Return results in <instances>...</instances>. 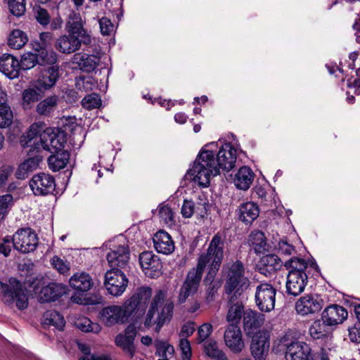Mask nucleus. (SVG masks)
Returning <instances> with one entry per match:
<instances>
[{
    "instance_id": "obj_37",
    "label": "nucleus",
    "mask_w": 360,
    "mask_h": 360,
    "mask_svg": "<svg viewBox=\"0 0 360 360\" xmlns=\"http://www.w3.org/2000/svg\"><path fill=\"white\" fill-rule=\"evenodd\" d=\"M42 317L41 324L44 329L53 326L60 331L63 330L65 321L63 316L57 311L53 309L47 310L44 313Z\"/></svg>"
},
{
    "instance_id": "obj_56",
    "label": "nucleus",
    "mask_w": 360,
    "mask_h": 360,
    "mask_svg": "<svg viewBox=\"0 0 360 360\" xmlns=\"http://www.w3.org/2000/svg\"><path fill=\"white\" fill-rule=\"evenodd\" d=\"M208 271L206 274L205 277L203 279L204 285L213 284L214 278L221 267V265L209 263Z\"/></svg>"
},
{
    "instance_id": "obj_29",
    "label": "nucleus",
    "mask_w": 360,
    "mask_h": 360,
    "mask_svg": "<svg viewBox=\"0 0 360 360\" xmlns=\"http://www.w3.org/2000/svg\"><path fill=\"white\" fill-rule=\"evenodd\" d=\"M0 71L8 78H18L20 75L19 60L10 53H4L0 57Z\"/></svg>"
},
{
    "instance_id": "obj_39",
    "label": "nucleus",
    "mask_w": 360,
    "mask_h": 360,
    "mask_svg": "<svg viewBox=\"0 0 360 360\" xmlns=\"http://www.w3.org/2000/svg\"><path fill=\"white\" fill-rule=\"evenodd\" d=\"M76 59L79 58L77 64L79 70L84 72H92L100 63V58L95 55H89L86 53H77L75 55Z\"/></svg>"
},
{
    "instance_id": "obj_63",
    "label": "nucleus",
    "mask_w": 360,
    "mask_h": 360,
    "mask_svg": "<svg viewBox=\"0 0 360 360\" xmlns=\"http://www.w3.org/2000/svg\"><path fill=\"white\" fill-rule=\"evenodd\" d=\"M196 205L192 200H184L181 207V214L184 218L191 217L195 213Z\"/></svg>"
},
{
    "instance_id": "obj_51",
    "label": "nucleus",
    "mask_w": 360,
    "mask_h": 360,
    "mask_svg": "<svg viewBox=\"0 0 360 360\" xmlns=\"http://www.w3.org/2000/svg\"><path fill=\"white\" fill-rule=\"evenodd\" d=\"M82 105L87 110L99 108L102 105V101L99 94L92 93L88 94L82 99Z\"/></svg>"
},
{
    "instance_id": "obj_46",
    "label": "nucleus",
    "mask_w": 360,
    "mask_h": 360,
    "mask_svg": "<svg viewBox=\"0 0 360 360\" xmlns=\"http://www.w3.org/2000/svg\"><path fill=\"white\" fill-rule=\"evenodd\" d=\"M28 38L25 32L20 30H14L11 32L8 39V44L15 49H20L27 42Z\"/></svg>"
},
{
    "instance_id": "obj_25",
    "label": "nucleus",
    "mask_w": 360,
    "mask_h": 360,
    "mask_svg": "<svg viewBox=\"0 0 360 360\" xmlns=\"http://www.w3.org/2000/svg\"><path fill=\"white\" fill-rule=\"evenodd\" d=\"M348 312L343 307L333 304L328 306L321 314V319L328 326H337L347 319Z\"/></svg>"
},
{
    "instance_id": "obj_21",
    "label": "nucleus",
    "mask_w": 360,
    "mask_h": 360,
    "mask_svg": "<svg viewBox=\"0 0 360 360\" xmlns=\"http://www.w3.org/2000/svg\"><path fill=\"white\" fill-rule=\"evenodd\" d=\"M60 71V65H46L39 68V77L36 82L44 89L49 90L56 84L61 75Z\"/></svg>"
},
{
    "instance_id": "obj_53",
    "label": "nucleus",
    "mask_w": 360,
    "mask_h": 360,
    "mask_svg": "<svg viewBox=\"0 0 360 360\" xmlns=\"http://www.w3.org/2000/svg\"><path fill=\"white\" fill-rule=\"evenodd\" d=\"M200 202H198L195 208V214L200 219L206 218L210 214L211 208L213 207V205L209 202V200L205 198H201L199 196Z\"/></svg>"
},
{
    "instance_id": "obj_44",
    "label": "nucleus",
    "mask_w": 360,
    "mask_h": 360,
    "mask_svg": "<svg viewBox=\"0 0 360 360\" xmlns=\"http://www.w3.org/2000/svg\"><path fill=\"white\" fill-rule=\"evenodd\" d=\"M203 349L205 354L211 359L217 360H227L225 353L219 349L216 340H209L203 343Z\"/></svg>"
},
{
    "instance_id": "obj_33",
    "label": "nucleus",
    "mask_w": 360,
    "mask_h": 360,
    "mask_svg": "<svg viewBox=\"0 0 360 360\" xmlns=\"http://www.w3.org/2000/svg\"><path fill=\"white\" fill-rule=\"evenodd\" d=\"M82 43L77 37L69 34L58 39L55 46L60 52L69 54L79 50Z\"/></svg>"
},
{
    "instance_id": "obj_4",
    "label": "nucleus",
    "mask_w": 360,
    "mask_h": 360,
    "mask_svg": "<svg viewBox=\"0 0 360 360\" xmlns=\"http://www.w3.org/2000/svg\"><path fill=\"white\" fill-rule=\"evenodd\" d=\"M152 296V289L148 286L138 288L132 296L124 303L131 320L141 319L146 313Z\"/></svg>"
},
{
    "instance_id": "obj_34",
    "label": "nucleus",
    "mask_w": 360,
    "mask_h": 360,
    "mask_svg": "<svg viewBox=\"0 0 360 360\" xmlns=\"http://www.w3.org/2000/svg\"><path fill=\"white\" fill-rule=\"evenodd\" d=\"M254 177L252 170L248 166H243L236 174L233 182L237 188L246 191L250 187Z\"/></svg>"
},
{
    "instance_id": "obj_27",
    "label": "nucleus",
    "mask_w": 360,
    "mask_h": 360,
    "mask_svg": "<svg viewBox=\"0 0 360 360\" xmlns=\"http://www.w3.org/2000/svg\"><path fill=\"white\" fill-rule=\"evenodd\" d=\"M66 293V286L57 283H49L39 292V301L42 303L57 300Z\"/></svg>"
},
{
    "instance_id": "obj_41",
    "label": "nucleus",
    "mask_w": 360,
    "mask_h": 360,
    "mask_svg": "<svg viewBox=\"0 0 360 360\" xmlns=\"http://www.w3.org/2000/svg\"><path fill=\"white\" fill-rule=\"evenodd\" d=\"M332 326H328L324 320H316L309 328V333L314 340L326 339L332 334Z\"/></svg>"
},
{
    "instance_id": "obj_1",
    "label": "nucleus",
    "mask_w": 360,
    "mask_h": 360,
    "mask_svg": "<svg viewBox=\"0 0 360 360\" xmlns=\"http://www.w3.org/2000/svg\"><path fill=\"white\" fill-rule=\"evenodd\" d=\"M218 147L217 142H211L205 145L200 150L192 168L189 169L187 174L193 176V180L198 181L202 188L210 184V176L219 174V168L215 164V150Z\"/></svg>"
},
{
    "instance_id": "obj_48",
    "label": "nucleus",
    "mask_w": 360,
    "mask_h": 360,
    "mask_svg": "<svg viewBox=\"0 0 360 360\" xmlns=\"http://www.w3.org/2000/svg\"><path fill=\"white\" fill-rule=\"evenodd\" d=\"M75 326L84 333H98L101 330V327L98 323L92 322L86 317L77 319L75 323Z\"/></svg>"
},
{
    "instance_id": "obj_15",
    "label": "nucleus",
    "mask_w": 360,
    "mask_h": 360,
    "mask_svg": "<svg viewBox=\"0 0 360 360\" xmlns=\"http://www.w3.org/2000/svg\"><path fill=\"white\" fill-rule=\"evenodd\" d=\"M324 301L319 294H307L301 297L295 304V309L299 314L306 316L319 312Z\"/></svg>"
},
{
    "instance_id": "obj_22",
    "label": "nucleus",
    "mask_w": 360,
    "mask_h": 360,
    "mask_svg": "<svg viewBox=\"0 0 360 360\" xmlns=\"http://www.w3.org/2000/svg\"><path fill=\"white\" fill-rule=\"evenodd\" d=\"M165 293L162 290H159L152 300L150 308L146 314L144 326L146 328H150L152 326L156 324L155 331L159 333L163 326L165 324L164 321H159L154 320V316L156 312H158L159 307H161L165 302Z\"/></svg>"
},
{
    "instance_id": "obj_35",
    "label": "nucleus",
    "mask_w": 360,
    "mask_h": 360,
    "mask_svg": "<svg viewBox=\"0 0 360 360\" xmlns=\"http://www.w3.org/2000/svg\"><path fill=\"white\" fill-rule=\"evenodd\" d=\"M52 153L53 154L47 160L49 168L53 172L65 168L70 159V153L63 148L54 150V152Z\"/></svg>"
},
{
    "instance_id": "obj_7",
    "label": "nucleus",
    "mask_w": 360,
    "mask_h": 360,
    "mask_svg": "<svg viewBox=\"0 0 360 360\" xmlns=\"http://www.w3.org/2000/svg\"><path fill=\"white\" fill-rule=\"evenodd\" d=\"M11 236L13 249L22 254L33 252L39 243L37 233L30 227L18 229Z\"/></svg>"
},
{
    "instance_id": "obj_11",
    "label": "nucleus",
    "mask_w": 360,
    "mask_h": 360,
    "mask_svg": "<svg viewBox=\"0 0 360 360\" xmlns=\"http://www.w3.org/2000/svg\"><path fill=\"white\" fill-rule=\"evenodd\" d=\"M250 350L255 360H266L270 347V334L266 330H259L250 336Z\"/></svg>"
},
{
    "instance_id": "obj_8",
    "label": "nucleus",
    "mask_w": 360,
    "mask_h": 360,
    "mask_svg": "<svg viewBox=\"0 0 360 360\" xmlns=\"http://www.w3.org/2000/svg\"><path fill=\"white\" fill-rule=\"evenodd\" d=\"M204 271L205 269L198 264L189 270L179 290V304L184 303L188 297L193 296L197 292Z\"/></svg>"
},
{
    "instance_id": "obj_18",
    "label": "nucleus",
    "mask_w": 360,
    "mask_h": 360,
    "mask_svg": "<svg viewBox=\"0 0 360 360\" xmlns=\"http://www.w3.org/2000/svg\"><path fill=\"white\" fill-rule=\"evenodd\" d=\"M66 30L72 36L80 37V41L84 44L89 45L91 43V37L84 28V22L80 13L72 11L68 15L66 22Z\"/></svg>"
},
{
    "instance_id": "obj_19",
    "label": "nucleus",
    "mask_w": 360,
    "mask_h": 360,
    "mask_svg": "<svg viewBox=\"0 0 360 360\" xmlns=\"http://www.w3.org/2000/svg\"><path fill=\"white\" fill-rule=\"evenodd\" d=\"M224 338L226 345L235 354L240 353L245 347L242 332L237 323L229 324L224 332Z\"/></svg>"
},
{
    "instance_id": "obj_40",
    "label": "nucleus",
    "mask_w": 360,
    "mask_h": 360,
    "mask_svg": "<svg viewBox=\"0 0 360 360\" xmlns=\"http://www.w3.org/2000/svg\"><path fill=\"white\" fill-rule=\"evenodd\" d=\"M58 101V96L55 94L41 99L36 106V112L40 115L49 117L56 109Z\"/></svg>"
},
{
    "instance_id": "obj_30",
    "label": "nucleus",
    "mask_w": 360,
    "mask_h": 360,
    "mask_svg": "<svg viewBox=\"0 0 360 360\" xmlns=\"http://www.w3.org/2000/svg\"><path fill=\"white\" fill-rule=\"evenodd\" d=\"M310 275L288 274L286 281V293L293 297L300 295L305 288Z\"/></svg>"
},
{
    "instance_id": "obj_58",
    "label": "nucleus",
    "mask_w": 360,
    "mask_h": 360,
    "mask_svg": "<svg viewBox=\"0 0 360 360\" xmlns=\"http://www.w3.org/2000/svg\"><path fill=\"white\" fill-rule=\"evenodd\" d=\"M35 18L37 21L43 26H46L50 23V15L46 9L40 6L35 10Z\"/></svg>"
},
{
    "instance_id": "obj_43",
    "label": "nucleus",
    "mask_w": 360,
    "mask_h": 360,
    "mask_svg": "<svg viewBox=\"0 0 360 360\" xmlns=\"http://www.w3.org/2000/svg\"><path fill=\"white\" fill-rule=\"evenodd\" d=\"M45 132L50 136V143L54 150L63 149L67 142L66 134L58 128L56 131L51 128L46 129Z\"/></svg>"
},
{
    "instance_id": "obj_60",
    "label": "nucleus",
    "mask_w": 360,
    "mask_h": 360,
    "mask_svg": "<svg viewBox=\"0 0 360 360\" xmlns=\"http://www.w3.org/2000/svg\"><path fill=\"white\" fill-rule=\"evenodd\" d=\"M51 264L60 274H65L70 270V266L58 256H53L51 259Z\"/></svg>"
},
{
    "instance_id": "obj_28",
    "label": "nucleus",
    "mask_w": 360,
    "mask_h": 360,
    "mask_svg": "<svg viewBox=\"0 0 360 360\" xmlns=\"http://www.w3.org/2000/svg\"><path fill=\"white\" fill-rule=\"evenodd\" d=\"M236 212L240 221L246 225H250L259 217V207L257 203L246 202L240 205Z\"/></svg>"
},
{
    "instance_id": "obj_3",
    "label": "nucleus",
    "mask_w": 360,
    "mask_h": 360,
    "mask_svg": "<svg viewBox=\"0 0 360 360\" xmlns=\"http://www.w3.org/2000/svg\"><path fill=\"white\" fill-rule=\"evenodd\" d=\"M70 286L75 292L71 297V300L77 303L84 305H93L98 303V301L88 296L87 292L94 285L91 276L85 271L76 272L69 279Z\"/></svg>"
},
{
    "instance_id": "obj_42",
    "label": "nucleus",
    "mask_w": 360,
    "mask_h": 360,
    "mask_svg": "<svg viewBox=\"0 0 360 360\" xmlns=\"http://www.w3.org/2000/svg\"><path fill=\"white\" fill-rule=\"evenodd\" d=\"M134 340L132 337L123 335L119 333L115 338V343L116 346L121 348L124 352L129 354L130 358H133L136 352V347L134 345Z\"/></svg>"
},
{
    "instance_id": "obj_47",
    "label": "nucleus",
    "mask_w": 360,
    "mask_h": 360,
    "mask_svg": "<svg viewBox=\"0 0 360 360\" xmlns=\"http://www.w3.org/2000/svg\"><path fill=\"white\" fill-rule=\"evenodd\" d=\"M245 310L242 302L233 303L229 309L226 319L230 323H237L239 326L242 316H244Z\"/></svg>"
},
{
    "instance_id": "obj_23",
    "label": "nucleus",
    "mask_w": 360,
    "mask_h": 360,
    "mask_svg": "<svg viewBox=\"0 0 360 360\" xmlns=\"http://www.w3.org/2000/svg\"><path fill=\"white\" fill-rule=\"evenodd\" d=\"M286 360H308L311 354V347L304 342L292 341L284 344Z\"/></svg>"
},
{
    "instance_id": "obj_13",
    "label": "nucleus",
    "mask_w": 360,
    "mask_h": 360,
    "mask_svg": "<svg viewBox=\"0 0 360 360\" xmlns=\"http://www.w3.org/2000/svg\"><path fill=\"white\" fill-rule=\"evenodd\" d=\"M106 259L110 269L123 271L129 268L130 250L128 245L115 246L108 252Z\"/></svg>"
},
{
    "instance_id": "obj_49",
    "label": "nucleus",
    "mask_w": 360,
    "mask_h": 360,
    "mask_svg": "<svg viewBox=\"0 0 360 360\" xmlns=\"http://www.w3.org/2000/svg\"><path fill=\"white\" fill-rule=\"evenodd\" d=\"M41 132L39 126L35 124H32L30 127L29 130L23 134L20 140V143L22 148L34 146V143L31 144V142L33 139H37L38 135Z\"/></svg>"
},
{
    "instance_id": "obj_5",
    "label": "nucleus",
    "mask_w": 360,
    "mask_h": 360,
    "mask_svg": "<svg viewBox=\"0 0 360 360\" xmlns=\"http://www.w3.org/2000/svg\"><path fill=\"white\" fill-rule=\"evenodd\" d=\"M0 290L6 304L11 305L15 302V306L20 310H23L28 307L26 290L17 278H10L8 283H4L0 281Z\"/></svg>"
},
{
    "instance_id": "obj_50",
    "label": "nucleus",
    "mask_w": 360,
    "mask_h": 360,
    "mask_svg": "<svg viewBox=\"0 0 360 360\" xmlns=\"http://www.w3.org/2000/svg\"><path fill=\"white\" fill-rule=\"evenodd\" d=\"M38 56L37 53H33L32 52H27L22 55L21 60L19 61L20 70H30L34 67L37 64L38 65Z\"/></svg>"
},
{
    "instance_id": "obj_26",
    "label": "nucleus",
    "mask_w": 360,
    "mask_h": 360,
    "mask_svg": "<svg viewBox=\"0 0 360 360\" xmlns=\"http://www.w3.org/2000/svg\"><path fill=\"white\" fill-rule=\"evenodd\" d=\"M283 264L284 263L278 255L267 254L259 259L257 266L260 274L268 276L280 270Z\"/></svg>"
},
{
    "instance_id": "obj_2",
    "label": "nucleus",
    "mask_w": 360,
    "mask_h": 360,
    "mask_svg": "<svg viewBox=\"0 0 360 360\" xmlns=\"http://www.w3.org/2000/svg\"><path fill=\"white\" fill-rule=\"evenodd\" d=\"M222 276L224 278V293L229 295V302L233 303L250 286V281L245 276V268L242 261L237 259L224 265Z\"/></svg>"
},
{
    "instance_id": "obj_31",
    "label": "nucleus",
    "mask_w": 360,
    "mask_h": 360,
    "mask_svg": "<svg viewBox=\"0 0 360 360\" xmlns=\"http://www.w3.org/2000/svg\"><path fill=\"white\" fill-rule=\"evenodd\" d=\"M154 247L158 252L169 255L174 250V243L170 235L165 230H159L153 237Z\"/></svg>"
},
{
    "instance_id": "obj_14",
    "label": "nucleus",
    "mask_w": 360,
    "mask_h": 360,
    "mask_svg": "<svg viewBox=\"0 0 360 360\" xmlns=\"http://www.w3.org/2000/svg\"><path fill=\"white\" fill-rule=\"evenodd\" d=\"M29 184L35 195L53 194L56 190V182L53 176L44 172L34 174Z\"/></svg>"
},
{
    "instance_id": "obj_52",
    "label": "nucleus",
    "mask_w": 360,
    "mask_h": 360,
    "mask_svg": "<svg viewBox=\"0 0 360 360\" xmlns=\"http://www.w3.org/2000/svg\"><path fill=\"white\" fill-rule=\"evenodd\" d=\"M13 112L9 105L0 107V128L8 127L13 122Z\"/></svg>"
},
{
    "instance_id": "obj_62",
    "label": "nucleus",
    "mask_w": 360,
    "mask_h": 360,
    "mask_svg": "<svg viewBox=\"0 0 360 360\" xmlns=\"http://www.w3.org/2000/svg\"><path fill=\"white\" fill-rule=\"evenodd\" d=\"M155 346L156 348L155 354L162 358L167 357V353L169 352V349H172V352H174L173 346L163 341H157Z\"/></svg>"
},
{
    "instance_id": "obj_9",
    "label": "nucleus",
    "mask_w": 360,
    "mask_h": 360,
    "mask_svg": "<svg viewBox=\"0 0 360 360\" xmlns=\"http://www.w3.org/2000/svg\"><path fill=\"white\" fill-rule=\"evenodd\" d=\"M43 150H50L49 145H47L41 137L39 141L34 142V146L27 151L28 158L25 160L19 167L16 172V177L18 179H25L24 174L21 175V170H24V173H27L37 168L39 164L42 161L43 156L40 154Z\"/></svg>"
},
{
    "instance_id": "obj_6",
    "label": "nucleus",
    "mask_w": 360,
    "mask_h": 360,
    "mask_svg": "<svg viewBox=\"0 0 360 360\" xmlns=\"http://www.w3.org/2000/svg\"><path fill=\"white\" fill-rule=\"evenodd\" d=\"M226 236L218 232L210 242L207 252L200 255L197 264L205 269L209 263L221 265L224 257Z\"/></svg>"
},
{
    "instance_id": "obj_54",
    "label": "nucleus",
    "mask_w": 360,
    "mask_h": 360,
    "mask_svg": "<svg viewBox=\"0 0 360 360\" xmlns=\"http://www.w3.org/2000/svg\"><path fill=\"white\" fill-rule=\"evenodd\" d=\"M162 308L161 311L158 313L157 321H164V323H169L173 316L174 304L172 302H167Z\"/></svg>"
},
{
    "instance_id": "obj_10",
    "label": "nucleus",
    "mask_w": 360,
    "mask_h": 360,
    "mask_svg": "<svg viewBox=\"0 0 360 360\" xmlns=\"http://www.w3.org/2000/svg\"><path fill=\"white\" fill-rule=\"evenodd\" d=\"M276 289L269 283H262L256 288L255 300L256 306L262 312L274 309Z\"/></svg>"
},
{
    "instance_id": "obj_59",
    "label": "nucleus",
    "mask_w": 360,
    "mask_h": 360,
    "mask_svg": "<svg viewBox=\"0 0 360 360\" xmlns=\"http://www.w3.org/2000/svg\"><path fill=\"white\" fill-rule=\"evenodd\" d=\"M212 326L210 323H204L198 328L196 341L198 344L203 342L212 333Z\"/></svg>"
},
{
    "instance_id": "obj_20",
    "label": "nucleus",
    "mask_w": 360,
    "mask_h": 360,
    "mask_svg": "<svg viewBox=\"0 0 360 360\" xmlns=\"http://www.w3.org/2000/svg\"><path fill=\"white\" fill-rule=\"evenodd\" d=\"M236 150L231 143H226L219 148L215 162L219 169L221 168L226 172L232 169L236 162Z\"/></svg>"
},
{
    "instance_id": "obj_17",
    "label": "nucleus",
    "mask_w": 360,
    "mask_h": 360,
    "mask_svg": "<svg viewBox=\"0 0 360 360\" xmlns=\"http://www.w3.org/2000/svg\"><path fill=\"white\" fill-rule=\"evenodd\" d=\"M139 264L145 274L150 278L162 274V264L158 256L152 251H143L139 257Z\"/></svg>"
},
{
    "instance_id": "obj_45",
    "label": "nucleus",
    "mask_w": 360,
    "mask_h": 360,
    "mask_svg": "<svg viewBox=\"0 0 360 360\" xmlns=\"http://www.w3.org/2000/svg\"><path fill=\"white\" fill-rule=\"evenodd\" d=\"M38 56V65L39 68H44L47 66L59 65L58 61V54L53 50L49 51L43 49L40 53H37Z\"/></svg>"
},
{
    "instance_id": "obj_24",
    "label": "nucleus",
    "mask_w": 360,
    "mask_h": 360,
    "mask_svg": "<svg viewBox=\"0 0 360 360\" xmlns=\"http://www.w3.org/2000/svg\"><path fill=\"white\" fill-rule=\"evenodd\" d=\"M264 314L255 310L248 309L243 316V329L247 336L250 337L261 328L264 322Z\"/></svg>"
},
{
    "instance_id": "obj_57",
    "label": "nucleus",
    "mask_w": 360,
    "mask_h": 360,
    "mask_svg": "<svg viewBox=\"0 0 360 360\" xmlns=\"http://www.w3.org/2000/svg\"><path fill=\"white\" fill-rule=\"evenodd\" d=\"M11 248H13V240L11 236H6L0 243V253L5 257L10 255Z\"/></svg>"
},
{
    "instance_id": "obj_32",
    "label": "nucleus",
    "mask_w": 360,
    "mask_h": 360,
    "mask_svg": "<svg viewBox=\"0 0 360 360\" xmlns=\"http://www.w3.org/2000/svg\"><path fill=\"white\" fill-rule=\"evenodd\" d=\"M45 91L43 87L35 82L32 87L25 89L22 92V107L25 110L31 108V104L39 101L45 96Z\"/></svg>"
},
{
    "instance_id": "obj_55",
    "label": "nucleus",
    "mask_w": 360,
    "mask_h": 360,
    "mask_svg": "<svg viewBox=\"0 0 360 360\" xmlns=\"http://www.w3.org/2000/svg\"><path fill=\"white\" fill-rule=\"evenodd\" d=\"M10 12L16 17L22 16L25 12V0H8Z\"/></svg>"
},
{
    "instance_id": "obj_36",
    "label": "nucleus",
    "mask_w": 360,
    "mask_h": 360,
    "mask_svg": "<svg viewBox=\"0 0 360 360\" xmlns=\"http://www.w3.org/2000/svg\"><path fill=\"white\" fill-rule=\"evenodd\" d=\"M283 266L288 271V274L310 275V270H308V263L307 260L300 257H292L284 262Z\"/></svg>"
},
{
    "instance_id": "obj_61",
    "label": "nucleus",
    "mask_w": 360,
    "mask_h": 360,
    "mask_svg": "<svg viewBox=\"0 0 360 360\" xmlns=\"http://www.w3.org/2000/svg\"><path fill=\"white\" fill-rule=\"evenodd\" d=\"M13 170L14 167L10 165H3L0 167V189L4 188L6 181Z\"/></svg>"
},
{
    "instance_id": "obj_64",
    "label": "nucleus",
    "mask_w": 360,
    "mask_h": 360,
    "mask_svg": "<svg viewBox=\"0 0 360 360\" xmlns=\"http://www.w3.org/2000/svg\"><path fill=\"white\" fill-rule=\"evenodd\" d=\"M27 286L32 290L33 292L37 293L40 290L45 286V281L44 277H35L30 278L27 281Z\"/></svg>"
},
{
    "instance_id": "obj_12",
    "label": "nucleus",
    "mask_w": 360,
    "mask_h": 360,
    "mask_svg": "<svg viewBox=\"0 0 360 360\" xmlns=\"http://www.w3.org/2000/svg\"><path fill=\"white\" fill-rule=\"evenodd\" d=\"M128 278L123 271L109 269L104 276V286L108 292L113 296H120L125 290Z\"/></svg>"
},
{
    "instance_id": "obj_16",
    "label": "nucleus",
    "mask_w": 360,
    "mask_h": 360,
    "mask_svg": "<svg viewBox=\"0 0 360 360\" xmlns=\"http://www.w3.org/2000/svg\"><path fill=\"white\" fill-rule=\"evenodd\" d=\"M126 311L127 309H124V304L122 307L111 305L104 307L101 311L100 318L106 326H111L119 323H124L131 320V316H128V313Z\"/></svg>"
},
{
    "instance_id": "obj_38",
    "label": "nucleus",
    "mask_w": 360,
    "mask_h": 360,
    "mask_svg": "<svg viewBox=\"0 0 360 360\" xmlns=\"http://www.w3.org/2000/svg\"><path fill=\"white\" fill-rule=\"evenodd\" d=\"M248 243L256 254L269 251V245L266 243V238L263 231L255 230L248 236Z\"/></svg>"
}]
</instances>
